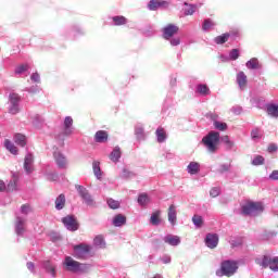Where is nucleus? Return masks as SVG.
I'll use <instances>...</instances> for the list:
<instances>
[{
	"label": "nucleus",
	"instance_id": "nucleus-1",
	"mask_svg": "<svg viewBox=\"0 0 278 278\" xmlns=\"http://www.w3.org/2000/svg\"><path fill=\"white\" fill-rule=\"evenodd\" d=\"M220 142V134L218 131H211L202 138V143L208 153H216L218 151V143Z\"/></svg>",
	"mask_w": 278,
	"mask_h": 278
},
{
	"label": "nucleus",
	"instance_id": "nucleus-2",
	"mask_svg": "<svg viewBox=\"0 0 278 278\" xmlns=\"http://www.w3.org/2000/svg\"><path fill=\"white\" fill-rule=\"evenodd\" d=\"M235 273H238V262L231 260L223 261L216 270L217 277H233Z\"/></svg>",
	"mask_w": 278,
	"mask_h": 278
},
{
	"label": "nucleus",
	"instance_id": "nucleus-3",
	"mask_svg": "<svg viewBox=\"0 0 278 278\" xmlns=\"http://www.w3.org/2000/svg\"><path fill=\"white\" fill-rule=\"evenodd\" d=\"M63 268L67 270V273H84V270L88 268V265L79 263L71 256H66L63 261Z\"/></svg>",
	"mask_w": 278,
	"mask_h": 278
},
{
	"label": "nucleus",
	"instance_id": "nucleus-4",
	"mask_svg": "<svg viewBox=\"0 0 278 278\" xmlns=\"http://www.w3.org/2000/svg\"><path fill=\"white\" fill-rule=\"evenodd\" d=\"M262 212H264V207L260 202H248L241 206L242 216H257Z\"/></svg>",
	"mask_w": 278,
	"mask_h": 278
},
{
	"label": "nucleus",
	"instance_id": "nucleus-5",
	"mask_svg": "<svg viewBox=\"0 0 278 278\" xmlns=\"http://www.w3.org/2000/svg\"><path fill=\"white\" fill-rule=\"evenodd\" d=\"M255 262L262 268H270L274 273H278V256L270 258V256L264 255L263 257L256 258Z\"/></svg>",
	"mask_w": 278,
	"mask_h": 278
},
{
	"label": "nucleus",
	"instance_id": "nucleus-6",
	"mask_svg": "<svg viewBox=\"0 0 278 278\" xmlns=\"http://www.w3.org/2000/svg\"><path fill=\"white\" fill-rule=\"evenodd\" d=\"M90 245L86 243L74 245L73 257H75L76 260H88L90 257Z\"/></svg>",
	"mask_w": 278,
	"mask_h": 278
},
{
	"label": "nucleus",
	"instance_id": "nucleus-7",
	"mask_svg": "<svg viewBox=\"0 0 278 278\" xmlns=\"http://www.w3.org/2000/svg\"><path fill=\"white\" fill-rule=\"evenodd\" d=\"M21 112V96L18 93L9 94V114H18Z\"/></svg>",
	"mask_w": 278,
	"mask_h": 278
},
{
	"label": "nucleus",
	"instance_id": "nucleus-8",
	"mask_svg": "<svg viewBox=\"0 0 278 278\" xmlns=\"http://www.w3.org/2000/svg\"><path fill=\"white\" fill-rule=\"evenodd\" d=\"M53 157L58 168L61 170H66V168H68V159L66 155H64V153H62V151L55 149L53 152Z\"/></svg>",
	"mask_w": 278,
	"mask_h": 278
},
{
	"label": "nucleus",
	"instance_id": "nucleus-9",
	"mask_svg": "<svg viewBox=\"0 0 278 278\" xmlns=\"http://www.w3.org/2000/svg\"><path fill=\"white\" fill-rule=\"evenodd\" d=\"M80 199L86 203V205L92 206L94 205V199H92V195L90 194V191L86 189V187L81 185L75 186Z\"/></svg>",
	"mask_w": 278,
	"mask_h": 278
},
{
	"label": "nucleus",
	"instance_id": "nucleus-10",
	"mask_svg": "<svg viewBox=\"0 0 278 278\" xmlns=\"http://www.w3.org/2000/svg\"><path fill=\"white\" fill-rule=\"evenodd\" d=\"M16 236H24L27 231V218L25 216H16L14 223Z\"/></svg>",
	"mask_w": 278,
	"mask_h": 278
},
{
	"label": "nucleus",
	"instance_id": "nucleus-11",
	"mask_svg": "<svg viewBox=\"0 0 278 278\" xmlns=\"http://www.w3.org/2000/svg\"><path fill=\"white\" fill-rule=\"evenodd\" d=\"M62 223L68 231H77V229H79V226L77 225V219H75V216L73 215H67L63 217Z\"/></svg>",
	"mask_w": 278,
	"mask_h": 278
},
{
	"label": "nucleus",
	"instance_id": "nucleus-12",
	"mask_svg": "<svg viewBox=\"0 0 278 278\" xmlns=\"http://www.w3.org/2000/svg\"><path fill=\"white\" fill-rule=\"evenodd\" d=\"M177 31H179V27H177L176 25L169 24L163 28V38L165 40H170V38H173V36L177 34Z\"/></svg>",
	"mask_w": 278,
	"mask_h": 278
},
{
	"label": "nucleus",
	"instance_id": "nucleus-13",
	"mask_svg": "<svg viewBox=\"0 0 278 278\" xmlns=\"http://www.w3.org/2000/svg\"><path fill=\"white\" fill-rule=\"evenodd\" d=\"M204 242L208 249H216V247H218V235L217 233H207L204 239Z\"/></svg>",
	"mask_w": 278,
	"mask_h": 278
},
{
	"label": "nucleus",
	"instance_id": "nucleus-14",
	"mask_svg": "<svg viewBox=\"0 0 278 278\" xmlns=\"http://www.w3.org/2000/svg\"><path fill=\"white\" fill-rule=\"evenodd\" d=\"M236 83L238 84L240 90H244V88H247V84H249L247 74L242 71L238 72L236 76Z\"/></svg>",
	"mask_w": 278,
	"mask_h": 278
},
{
	"label": "nucleus",
	"instance_id": "nucleus-15",
	"mask_svg": "<svg viewBox=\"0 0 278 278\" xmlns=\"http://www.w3.org/2000/svg\"><path fill=\"white\" fill-rule=\"evenodd\" d=\"M165 244H169V247H179L181 244V238L175 235H167L163 238Z\"/></svg>",
	"mask_w": 278,
	"mask_h": 278
},
{
	"label": "nucleus",
	"instance_id": "nucleus-16",
	"mask_svg": "<svg viewBox=\"0 0 278 278\" xmlns=\"http://www.w3.org/2000/svg\"><path fill=\"white\" fill-rule=\"evenodd\" d=\"M41 268H43L48 275H51V277H55V265L51 263V261L41 262Z\"/></svg>",
	"mask_w": 278,
	"mask_h": 278
},
{
	"label": "nucleus",
	"instance_id": "nucleus-17",
	"mask_svg": "<svg viewBox=\"0 0 278 278\" xmlns=\"http://www.w3.org/2000/svg\"><path fill=\"white\" fill-rule=\"evenodd\" d=\"M167 216H168V222L170 223V225L173 227H175V225H177V208L174 204H172L168 207Z\"/></svg>",
	"mask_w": 278,
	"mask_h": 278
},
{
	"label": "nucleus",
	"instance_id": "nucleus-18",
	"mask_svg": "<svg viewBox=\"0 0 278 278\" xmlns=\"http://www.w3.org/2000/svg\"><path fill=\"white\" fill-rule=\"evenodd\" d=\"M34 155L33 154H27L25 156V160H24V168H25V172L29 175L30 173H33L34 170Z\"/></svg>",
	"mask_w": 278,
	"mask_h": 278
},
{
	"label": "nucleus",
	"instance_id": "nucleus-19",
	"mask_svg": "<svg viewBox=\"0 0 278 278\" xmlns=\"http://www.w3.org/2000/svg\"><path fill=\"white\" fill-rule=\"evenodd\" d=\"M108 131L105 130H98L94 135V142H98L99 144H103L108 142Z\"/></svg>",
	"mask_w": 278,
	"mask_h": 278
},
{
	"label": "nucleus",
	"instance_id": "nucleus-20",
	"mask_svg": "<svg viewBox=\"0 0 278 278\" xmlns=\"http://www.w3.org/2000/svg\"><path fill=\"white\" fill-rule=\"evenodd\" d=\"M64 136H71L73 134V117L66 116L64 119Z\"/></svg>",
	"mask_w": 278,
	"mask_h": 278
},
{
	"label": "nucleus",
	"instance_id": "nucleus-21",
	"mask_svg": "<svg viewBox=\"0 0 278 278\" xmlns=\"http://www.w3.org/2000/svg\"><path fill=\"white\" fill-rule=\"evenodd\" d=\"M164 5H168V2L162 0H151L148 3V9L151 11H155L160 8H164Z\"/></svg>",
	"mask_w": 278,
	"mask_h": 278
},
{
	"label": "nucleus",
	"instance_id": "nucleus-22",
	"mask_svg": "<svg viewBox=\"0 0 278 278\" xmlns=\"http://www.w3.org/2000/svg\"><path fill=\"white\" fill-rule=\"evenodd\" d=\"M245 66L249 71H257L262 68V65L260 64V60L257 58H252L245 63Z\"/></svg>",
	"mask_w": 278,
	"mask_h": 278
},
{
	"label": "nucleus",
	"instance_id": "nucleus-23",
	"mask_svg": "<svg viewBox=\"0 0 278 278\" xmlns=\"http://www.w3.org/2000/svg\"><path fill=\"white\" fill-rule=\"evenodd\" d=\"M195 92L200 96V97H207V94H210V87H207L206 84H199L195 87Z\"/></svg>",
	"mask_w": 278,
	"mask_h": 278
},
{
	"label": "nucleus",
	"instance_id": "nucleus-24",
	"mask_svg": "<svg viewBox=\"0 0 278 278\" xmlns=\"http://www.w3.org/2000/svg\"><path fill=\"white\" fill-rule=\"evenodd\" d=\"M201 170V164L197 162H190L189 165L187 166V173L189 175H197Z\"/></svg>",
	"mask_w": 278,
	"mask_h": 278
},
{
	"label": "nucleus",
	"instance_id": "nucleus-25",
	"mask_svg": "<svg viewBox=\"0 0 278 278\" xmlns=\"http://www.w3.org/2000/svg\"><path fill=\"white\" fill-rule=\"evenodd\" d=\"M268 116L271 118H278V105L275 103L267 104L266 106Z\"/></svg>",
	"mask_w": 278,
	"mask_h": 278
},
{
	"label": "nucleus",
	"instance_id": "nucleus-26",
	"mask_svg": "<svg viewBox=\"0 0 278 278\" xmlns=\"http://www.w3.org/2000/svg\"><path fill=\"white\" fill-rule=\"evenodd\" d=\"M214 27H216V22H214L212 18H206L202 23L203 31H211V29H214Z\"/></svg>",
	"mask_w": 278,
	"mask_h": 278
},
{
	"label": "nucleus",
	"instance_id": "nucleus-27",
	"mask_svg": "<svg viewBox=\"0 0 278 278\" xmlns=\"http://www.w3.org/2000/svg\"><path fill=\"white\" fill-rule=\"evenodd\" d=\"M135 136L137 140H144V126L142 124L135 126Z\"/></svg>",
	"mask_w": 278,
	"mask_h": 278
},
{
	"label": "nucleus",
	"instance_id": "nucleus-28",
	"mask_svg": "<svg viewBox=\"0 0 278 278\" xmlns=\"http://www.w3.org/2000/svg\"><path fill=\"white\" fill-rule=\"evenodd\" d=\"M155 136H156V140L157 142L162 143V142H166V130L162 127H159L155 131Z\"/></svg>",
	"mask_w": 278,
	"mask_h": 278
},
{
	"label": "nucleus",
	"instance_id": "nucleus-29",
	"mask_svg": "<svg viewBox=\"0 0 278 278\" xmlns=\"http://www.w3.org/2000/svg\"><path fill=\"white\" fill-rule=\"evenodd\" d=\"M127 223V218L123 214L115 215L113 218L114 227H123Z\"/></svg>",
	"mask_w": 278,
	"mask_h": 278
},
{
	"label": "nucleus",
	"instance_id": "nucleus-30",
	"mask_svg": "<svg viewBox=\"0 0 278 278\" xmlns=\"http://www.w3.org/2000/svg\"><path fill=\"white\" fill-rule=\"evenodd\" d=\"M13 140L18 147H25L27 144V137L23 134H15Z\"/></svg>",
	"mask_w": 278,
	"mask_h": 278
},
{
	"label": "nucleus",
	"instance_id": "nucleus-31",
	"mask_svg": "<svg viewBox=\"0 0 278 278\" xmlns=\"http://www.w3.org/2000/svg\"><path fill=\"white\" fill-rule=\"evenodd\" d=\"M55 210H64V205H66V197L64 194H60L55 199Z\"/></svg>",
	"mask_w": 278,
	"mask_h": 278
},
{
	"label": "nucleus",
	"instance_id": "nucleus-32",
	"mask_svg": "<svg viewBox=\"0 0 278 278\" xmlns=\"http://www.w3.org/2000/svg\"><path fill=\"white\" fill-rule=\"evenodd\" d=\"M121 155H122L121 148L115 147L110 154L111 162H114V163L118 162L121 160Z\"/></svg>",
	"mask_w": 278,
	"mask_h": 278
},
{
	"label": "nucleus",
	"instance_id": "nucleus-33",
	"mask_svg": "<svg viewBox=\"0 0 278 278\" xmlns=\"http://www.w3.org/2000/svg\"><path fill=\"white\" fill-rule=\"evenodd\" d=\"M161 214H162V212H160V211H155L154 213H152V215L150 217L151 225H153L154 227H157V225H160L162 223V219H160Z\"/></svg>",
	"mask_w": 278,
	"mask_h": 278
},
{
	"label": "nucleus",
	"instance_id": "nucleus-34",
	"mask_svg": "<svg viewBox=\"0 0 278 278\" xmlns=\"http://www.w3.org/2000/svg\"><path fill=\"white\" fill-rule=\"evenodd\" d=\"M92 169H93L94 177H97V179H101V177H103V173L101 172V163H99L98 161H94L92 163Z\"/></svg>",
	"mask_w": 278,
	"mask_h": 278
},
{
	"label": "nucleus",
	"instance_id": "nucleus-35",
	"mask_svg": "<svg viewBox=\"0 0 278 278\" xmlns=\"http://www.w3.org/2000/svg\"><path fill=\"white\" fill-rule=\"evenodd\" d=\"M184 5H186L184 12L185 16H192L197 12V4H188V2H185Z\"/></svg>",
	"mask_w": 278,
	"mask_h": 278
},
{
	"label": "nucleus",
	"instance_id": "nucleus-36",
	"mask_svg": "<svg viewBox=\"0 0 278 278\" xmlns=\"http://www.w3.org/2000/svg\"><path fill=\"white\" fill-rule=\"evenodd\" d=\"M31 214V206L29 204H23L21 206V211L16 216H24V218H27V215Z\"/></svg>",
	"mask_w": 278,
	"mask_h": 278
},
{
	"label": "nucleus",
	"instance_id": "nucleus-37",
	"mask_svg": "<svg viewBox=\"0 0 278 278\" xmlns=\"http://www.w3.org/2000/svg\"><path fill=\"white\" fill-rule=\"evenodd\" d=\"M113 25L121 26V25H127V17L123 15H116L112 17Z\"/></svg>",
	"mask_w": 278,
	"mask_h": 278
},
{
	"label": "nucleus",
	"instance_id": "nucleus-38",
	"mask_svg": "<svg viewBox=\"0 0 278 278\" xmlns=\"http://www.w3.org/2000/svg\"><path fill=\"white\" fill-rule=\"evenodd\" d=\"M4 147L7 151H10V153H12V155H16L18 153V148H16V146H14L12 141L8 139L4 141Z\"/></svg>",
	"mask_w": 278,
	"mask_h": 278
},
{
	"label": "nucleus",
	"instance_id": "nucleus-39",
	"mask_svg": "<svg viewBox=\"0 0 278 278\" xmlns=\"http://www.w3.org/2000/svg\"><path fill=\"white\" fill-rule=\"evenodd\" d=\"M229 170H231V163H223L218 165L216 173L224 175V173H229Z\"/></svg>",
	"mask_w": 278,
	"mask_h": 278
},
{
	"label": "nucleus",
	"instance_id": "nucleus-40",
	"mask_svg": "<svg viewBox=\"0 0 278 278\" xmlns=\"http://www.w3.org/2000/svg\"><path fill=\"white\" fill-rule=\"evenodd\" d=\"M229 34L225 33L223 35H219L217 37L214 38V42L215 45H225V42H227V40H229Z\"/></svg>",
	"mask_w": 278,
	"mask_h": 278
},
{
	"label": "nucleus",
	"instance_id": "nucleus-41",
	"mask_svg": "<svg viewBox=\"0 0 278 278\" xmlns=\"http://www.w3.org/2000/svg\"><path fill=\"white\" fill-rule=\"evenodd\" d=\"M137 201H138L139 205H141L142 207H144V205H149V202H150L151 200L149 199V195H148L147 193H141V194H139Z\"/></svg>",
	"mask_w": 278,
	"mask_h": 278
},
{
	"label": "nucleus",
	"instance_id": "nucleus-42",
	"mask_svg": "<svg viewBox=\"0 0 278 278\" xmlns=\"http://www.w3.org/2000/svg\"><path fill=\"white\" fill-rule=\"evenodd\" d=\"M192 223L195 229H201L203 227V217L201 215H193Z\"/></svg>",
	"mask_w": 278,
	"mask_h": 278
},
{
	"label": "nucleus",
	"instance_id": "nucleus-43",
	"mask_svg": "<svg viewBox=\"0 0 278 278\" xmlns=\"http://www.w3.org/2000/svg\"><path fill=\"white\" fill-rule=\"evenodd\" d=\"M94 247H99V249H103L105 247V239H103V236H97L93 239Z\"/></svg>",
	"mask_w": 278,
	"mask_h": 278
},
{
	"label": "nucleus",
	"instance_id": "nucleus-44",
	"mask_svg": "<svg viewBox=\"0 0 278 278\" xmlns=\"http://www.w3.org/2000/svg\"><path fill=\"white\" fill-rule=\"evenodd\" d=\"M135 175L136 174H134V172L129 170L127 167H124L121 173L122 179H131V177H134Z\"/></svg>",
	"mask_w": 278,
	"mask_h": 278
},
{
	"label": "nucleus",
	"instance_id": "nucleus-45",
	"mask_svg": "<svg viewBox=\"0 0 278 278\" xmlns=\"http://www.w3.org/2000/svg\"><path fill=\"white\" fill-rule=\"evenodd\" d=\"M33 125L35 127H41V125L45 123V119L42 118V116L36 114L33 117Z\"/></svg>",
	"mask_w": 278,
	"mask_h": 278
},
{
	"label": "nucleus",
	"instance_id": "nucleus-46",
	"mask_svg": "<svg viewBox=\"0 0 278 278\" xmlns=\"http://www.w3.org/2000/svg\"><path fill=\"white\" fill-rule=\"evenodd\" d=\"M27 71H29V65L27 64L18 65L15 68V75H23L24 73H27Z\"/></svg>",
	"mask_w": 278,
	"mask_h": 278
},
{
	"label": "nucleus",
	"instance_id": "nucleus-47",
	"mask_svg": "<svg viewBox=\"0 0 278 278\" xmlns=\"http://www.w3.org/2000/svg\"><path fill=\"white\" fill-rule=\"evenodd\" d=\"M228 58L230 61L236 62V60L240 58V50L238 49L230 50Z\"/></svg>",
	"mask_w": 278,
	"mask_h": 278
},
{
	"label": "nucleus",
	"instance_id": "nucleus-48",
	"mask_svg": "<svg viewBox=\"0 0 278 278\" xmlns=\"http://www.w3.org/2000/svg\"><path fill=\"white\" fill-rule=\"evenodd\" d=\"M108 205L111 210H118L121 207V202L110 198L108 199Z\"/></svg>",
	"mask_w": 278,
	"mask_h": 278
},
{
	"label": "nucleus",
	"instance_id": "nucleus-49",
	"mask_svg": "<svg viewBox=\"0 0 278 278\" xmlns=\"http://www.w3.org/2000/svg\"><path fill=\"white\" fill-rule=\"evenodd\" d=\"M213 125L218 131H225L227 129V123L224 122L214 121Z\"/></svg>",
	"mask_w": 278,
	"mask_h": 278
},
{
	"label": "nucleus",
	"instance_id": "nucleus-50",
	"mask_svg": "<svg viewBox=\"0 0 278 278\" xmlns=\"http://www.w3.org/2000/svg\"><path fill=\"white\" fill-rule=\"evenodd\" d=\"M251 138L252 140H260V138H262V130H260V128H254L251 131Z\"/></svg>",
	"mask_w": 278,
	"mask_h": 278
},
{
	"label": "nucleus",
	"instance_id": "nucleus-51",
	"mask_svg": "<svg viewBox=\"0 0 278 278\" xmlns=\"http://www.w3.org/2000/svg\"><path fill=\"white\" fill-rule=\"evenodd\" d=\"M262 164H264V156H262V155H256V156L252 160V165H253V166H262Z\"/></svg>",
	"mask_w": 278,
	"mask_h": 278
},
{
	"label": "nucleus",
	"instance_id": "nucleus-52",
	"mask_svg": "<svg viewBox=\"0 0 278 278\" xmlns=\"http://www.w3.org/2000/svg\"><path fill=\"white\" fill-rule=\"evenodd\" d=\"M167 40H169V45L172 47H179V45H181V38H179V37H172Z\"/></svg>",
	"mask_w": 278,
	"mask_h": 278
},
{
	"label": "nucleus",
	"instance_id": "nucleus-53",
	"mask_svg": "<svg viewBox=\"0 0 278 278\" xmlns=\"http://www.w3.org/2000/svg\"><path fill=\"white\" fill-rule=\"evenodd\" d=\"M25 91L29 92L30 94H36L37 92H40V88L38 87V85H35L30 88H26Z\"/></svg>",
	"mask_w": 278,
	"mask_h": 278
},
{
	"label": "nucleus",
	"instance_id": "nucleus-54",
	"mask_svg": "<svg viewBox=\"0 0 278 278\" xmlns=\"http://www.w3.org/2000/svg\"><path fill=\"white\" fill-rule=\"evenodd\" d=\"M210 194L213 199H216V197H218V194H220V188L218 187H214L211 189Z\"/></svg>",
	"mask_w": 278,
	"mask_h": 278
},
{
	"label": "nucleus",
	"instance_id": "nucleus-55",
	"mask_svg": "<svg viewBox=\"0 0 278 278\" xmlns=\"http://www.w3.org/2000/svg\"><path fill=\"white\" fill-rule=\"evenodd\" d=\"M230 112H232V114H236V116L242 114V106L240 105H235L230 109Z\"/></svg>",
	"mask_w": 278,
	"mask_h": 278
},
{
	"label": "nucleus",
	"instance_id": "nucleus-56",
	"mask_svg": "<svg viewBox=\"0 0 278 278\" xmlns=\"http://www.w3.org/2000/svg\"><path fill=\"white\" fill-rule=\"evenodd\" d=\"M222 140L228 147V149H233V141L229 140V136L223 137Z\"/></svg>",
	"mask_w": 278,
	"mask_h": 278
},
{
	"label": "nucleus",
	"instance_id": "nucleus-57",
	"mask_svg": "<svg viewBox=\"0 0 278 278\" xmlns=\"http://www.w3.org/2000/svg\"><path fill=\"white\" fill-rule=\"evenodd\" d=\"M47 179L48 181H58V174L55 173L47 174Z\"/></svg>",
	"mask_w": 278,
	"mask_h": 278
},
{
	"label": "nucleus",
	"instance_id": "nucleus-58",
	"mask_svg": "<svg viewBox=\"0 0 278 278\" xmlns=\"http://www.w3.org/2000/svg\"><path fill=\"white\" fill-rule=\"evenodd\" d=\"M31 81H35V84H40V74L34 73L30 76Z\"/></svg>",
	"mask_w": 278,
	"mask_h": 278
},
{
	"label": "nucleus",
	"instance_id": "nucleus-59",
	"mask_svg": "<svg viewBox=\"0 0 278 278\" xmlns=\"http://www.w3.org/2000/svg\"><path fill=\"white\" fill-rule=\"evenodd\" d=\"M229 35V38H238V36H240V30L236 29V30H231L230 33H226Z\"/></svg>",
	"mask_w": 278,
	"mask_h": 278
},
{
	"label": "nucleus",
	"instance_id": "nucleus-60",
	"mask_svg": "<svg viewBox=\"0 0 278 278\" xmlns=\"http://www.w3.org/2000/svg\"><path fill=\"white\" fill-rule=\"evenodd\" d=\"M269 179H271V181H278V170H273L269 175Z\"/></svg>",
	"mask_w": 278,
	"mask_h": 278
},
{
	"label": "nucleus",
	"instance_id": "nucleus-61",
	"mask_svg": "<svg viewBox=\"0 0 278 278\" xmlns=\"http://www.w3.org/2000/svg\"><path fill=\"white\" fill-rule=\"evenodd\" d=\"M26 266H27V268H28L29 271L36 273V270H35L36 266L34 265L33 262H28V263L26 264Z\"/></svg>",
	"mask_w": 278,
	"mask_h": 278
},
{
	"label": "nucleus",
	"instance_id": "nucleus-62",
	"mask_svg": "<svg viewBox=\"0 0 278 278\" xmlns=\"http://www.w3.org/2000/svg\"><path fill=\"white\" fill-rule=\"evenodd\" d=\"M219 60H220V62H231L229 59V55H227V54H220Z\"/></svg>",
	"mask_w": 278,
	"mask_h": 278
},
{
	"label": "nucleus",
	"instance_id": "nucleus-63",
	"mask_svg": "<svg viewBox=\"0 0 278 278\" xmlns=\"http://www.w3.org/2000/svg\"><path fill=\"white\" fill-rule=\"evenodd\" d=\"M161 262H163V264H170V256L169 255H165L161 258Z\"/></svg>",
	"mask_w": 278,
	"mask_h": 278
},
{
	"label": "nucleus",
	"instance_id": "nucleus-64",
	"mask_svg": "<svg viewBox=\"0 0 278 278\" xmlns=\"http://www.w3.org/2000/svg\"><path fill=\"white\" fill-rule=\"evenodd\" d=\"M268 151H269V153H273V152L277 151V146L270 144V146L268 147Z\"/></svg>",
	"mask_w": 278,
	"mask_h": 278
}]
</instances>
